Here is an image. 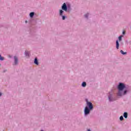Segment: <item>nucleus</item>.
<instances>
[{"label": "nucleus", "instance_id": "7ed1b4c3", "mask_svg": "<svg viewBox=\"0 0 131 131\" xmlns=\"http://www.w3.org/2000/svg\"><path fill=\"white\" fill-rule=\"evenodd\" d=\"M62 10L63 11H67V6L66 5V3H64L61 7Z\"/></svg>", "mask_w": 131, "mask_h": 131}, {"label": "nucleus", "instance_id": "6ab92c4d", "mask_svg": "<svg viewBox=\"0 0 131 131\" xmlns=\"http://www.w3.org/2000/svg\"><path fill=\"white\" fill-rule=\"evenodd\" d=\"M122 33H123V34H125V32L124 31H123Z\"/></svg>", "mask_w": 131, "mask_h": 131}, {"label": "nucleus", "instance_id": "9b49d317", "mask_svg": "<svg viewBox=\"0 0 131 131\" xmlns=\"http://www.w3.org/2000/svg\"><path fill=\"white\" fill-rule=\"evenodd\" d=\"M120 53L122 54V55H126V52H123L122 50L120 51Z\"/></svg>", "mask_w": 131, "mask_h": 131}, {"label": "nucleus", "instance_id": "9d476101", "mask_svg": "<svg viewBox=\"0 0 131 131\" xmlns=\"http://www.w3.org/2000/svg\"><path fill=\"white\" fill-rule=\"evenodd\" d=\"M123 115L124 118H127V113H124Z\"/></svg>", "mask_w": 131, "mask_h": 131}, {"label": "nucleus", "instance_id": "5701e85b", "mask_svg": "<svg viewBox=\"0 0 131 131\" xmlns=\"http://www.w3.org/2000/svg\"><path fill=\"white\" fill-rule=\"evenodd\" d=\"M26 23H27V20L26 21Z\"/></svg>", "mask_w": 131, "mask_h": 131}, {"label": "nucleus", "instance_id": "2eb2a0df", "mask_svg": "<svg viewBox=\"0 0 131 131\" xmlns=\"http://www.w3.org/2000/svg\"><path fill=\"white\" fill-rule=\"evenodd\" d=\"M63 10H60V16H62V14H63Z\"/></svg>", "mask_w": 131, "mask_h": 131}, {"label": "nucleus", "instance_id": "f3484780", "mask_svg": "<svg viewBox=\"0 0 131 131\" xmlns=\"http://www.w3.org/2000/svg\"><path fill=\"white\" fill-rule=\"evenodd\" d=\"M88 16H89V14H86L84 15V16L85 17V18H88Z\"/></svg>", "mask_w": 131, "mask_h": 131}, {"label": "nucleus", "instance_id": "dca6fc26", "mask_svg": "<svg viewBox=\"0 0 131 131\" xmlns=\"http://www.w3.org/2000/svg\"><path fill=\"white\" fill-rule=\"evenodd\" d=\"M120 120L121 121L123 120V117L122 116H121L120 117Z\"/></svg>", "mask_w": 131, "mask_h": 131}, {"label": "nucleus", "instance_id": "4be33fe9", "mask_svg": "<svg viewBox=\"0 0 131 131\" xmlns=\"http://www.w3.org/2000/svg\"><path fill=\"white\" fill-rule=\"evenodd\" d=\"M88 131H91V130H90V129H88Z\"/></svg>", "mask_w": 131, "mask_h": 131}, {"label": "nucleus", "instance_id": "412c9836", "mask_svg": "<svg viewBox=\"0 0 131 131\" xmlns=\"http://www.w3.org/2000/svg\"><path fill=\"white\" fill-rule=\"evenodd\" d=\"M2 93L0 92V97H1V96H2Z\"/></svg>", "mask_w": 131, "mask_h": 131}, {"label": "nucleus", "instance_id": "0eeeda50", "mask_svg": "<svg viewBox=\"0 0 131 131\" xmlns=\"http://www.w3.org/2000/svg\"><path fill=\"white\" fill-rule=\"evenodd\" d=\"M34 63L36 64V65H38V61L37 60V58H35Z\"/></svg>", "mask_w": 131, "mask_h": 131}, {"label": "nucleus", "instance_id": "f257e3e1", "mask_svg": "<svg viewBox=\"0 0 131 131\" xmlns=\"http://www.w3.org/2000/svg\"><path fill=\"white\" fill-rule=\"evenodd\" d=\"M125 88V86L124 84L122 83H120L118 89L119 90V92L118 93V96H123L124 95H125L127 91L126 90L124 91V92L122 93V90Z\"/></svg>", "mask_w": 131, "mask_h": 131}, {"label": "nucleus", "instance_id": "ddd939ff", "mask_svg": "<svg viewBox=\"0 0 131 131\" xmlns=\"http://www.w3.org/2000/svg\"><path fill=\"white\" fill-rule=\"evenodd\" d=\"M122 36H123L121 35V36H120L119 37V41H121V39H122Z\"/></svg>", "mask_w": 131, "mask_h": 131}, {"label": "nucleus", "instance_id": "f8f14e48", "mask_svg": "<svg viewBox=\"0 0 131 131\" xmlns=\"http://www.w3.org/2000/svg\"><path fill=\"white\" fill-rule=\"evenodd\" d=\"M26 56H27V57H29V52L26 51Z\"/></svg>", "mask_w": 131, "mask_h": 131}, {"label": "nucleus", "instance_id": "423d86ee", "mask_svg": "<svg viewBox=\"0 0 131 131\" xmlns=\"http://www.w3.org/2000/svg\"><path fill=\"white\" fill-rule=\"evenodd\" d=\"M116 48L117 49H119V43L118 42V40L116 41Z\"/></svg>", "mask_w": 131, "mask_h": 131}, {"label": "nucleus", "instance_id": "aec40b11", "mask_svg": "<svg viewBox=\"0 0 131 131\" xmlns=\"http://www.w3.org/2000/svg\"><path fill=\"white\" fill-rule=\"evenodd\" d=\"M108 99H109L110 101H111V99L110 98V96L108 97Z\"/></svg>", "mask_w": 131, "mask_h": 131}, {"label": "nucleus", "instance_id": "20e7f679", "mask_svg": "<svg viewBox=\"0 0 131 131\" xmlns=\"http://www.w3.org/2000/svg\"><path fill=\"white\" fill-rule=\"evenodd\" d=\"M87 105L89 106V109L90 110H92V109H93V104H92L91 102H88Z\"/></svg>", "mask_w": 131, "mask_h": 131}, {"label": "nucleus", "instance_id": "39448f33", "mask_svg": "<svg viewBox=\"0 0 131 131\" xmlns=\"http://www.w3.org/2000/svg\"><path fill=\"white\" fill-rule=\"evenodd\" d=\"M14 60L15 65H17V64H18V58H17L16 56H14Z\"/></svg>", "mask_w": 131, "mask_h": 131}, {"label": "nucleus", "instance_id": "4468645a", "mask_svg": "<svg viewBox=\"0 0 131 131\" xmlns=\"http://www.w3.org/2000/svg\"><path fill=\"white\" fill-rule=\"evenodd\" d=\"M0 60H1V61L4 60V57H2V55H1V54H0Z\"/></svg>", "mask_w": 131, "mask_h": 131}, {"label": "nucleus", "instance_id": "1a4fd4ad", "mask_svg": "<svg viewBox=\"0 0 131 131\" xmlns=\"http://www.w3.org/2000/svg\"><path fill=\"white\" fill-rule=\"evenodd\" d=\"M33 16H34V12H31L30 13V17H31V18H32Z\"/></svg>", "mask_w": 131, "mask_h": 131}, {"label": "nucleus", "instance_id": "f03ea898", "mask_svg": "<svg viewBox=\"0 0 131 131\" xmlns=\"http://www.w3.org/2000/svg\"><path fill=\"white\" fill-rule=\"evenodd\" d=\"M84 113L85 115H88V114H90V110L89 109V107H88V106H86L85 107Z\"/></svg>", "mask_w": 131, "mask_h": 131}, {"label": "nucleus", "instance_id": "a211bd4d", "mask_svg": "<svg viewBox=\"0 0 131 131\" xmlns=\"http://www.w3.org/2000/svg\"><path fill=\"white\" fill-rule=\"evenodd\" d=\"M62 20H65V16H62Z\"/></svg>", "mask_w": 131, "mask_h": 131}, {"label": "nucleus", "instance_id": "6e6552de", "mask_svg": "<svg viewBox=\"0 0 131 131\" xmlns=\"http://www.w3.org/2000/svg\"><path fill=\"white\" fill-rule=\"evenodd\" d=\"M82 86H83V88L86 86V83L85 82H83L82 83Z\"/></svg>", "mask_w": 131, "mask_h": 131}]
</instances>
